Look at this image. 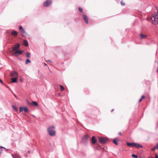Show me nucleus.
<instances>
[{
  "instance_id": "423d86ee",
  "label": "nucleus",
  "mask_w": 158,
  "mask_h": 158,
  "mask_svg": "<svg viewBox=\"0 0 158 158\" xmlns=\"http://www.w3.org/2000/svg\"><path fill=\"white\" fill-rule=\"evenodd\" d=\"M139 36L140 37V39H145L147 37V35H145V34H140Z\"/></svg>"
},
{
  "instance_id": "4be33fe9",
  "label": "nucleus",
  "mask_w": 158,
  "mask_h": 158,
  "mask_svg": "<svg viewBox=\"0 0 158 158\" xmlns=\"http://www.w3.org/2000/svg\"><path fill=\"white\" fill-rule=\"evenodd\" d=\"M60 89L62 91H63L64 90V88L63 86L61 85H60Z\"/></svg>"
},
{
  "instance_id": "4c0bfd02",
  "label": "nucleus",
  "mask_w": 158,
  "mask_h": 158,
  "mask_svg": "<svg viewBox=\"0 0 158 158\" xmlns=\"http://www.w3.org/2000/svg\"><path fill=\"white\" fill-rule=\"evenodd\" d=\"M0 82L2 83H3V82H2V80L0 79Z\"/></svg>"
},
{
  "instance_id": "79ce46f5",
  "label": "nucleus",
  "mask_w": 158,
  "mask_h": 158,
  "mask_svg": "<svg viewBox=\"0 0 158 158\" xmlns=\"http://www.w3.org/2000/svg\"><path fill=\"white\" fill-rule=\"evenodd\" d=\"M44 64L45 65H46V63H44Z\"/></svg>"
},
{
  "instance_id": "6ab92c4d",
  "label": "nucleus",
  "mask_w": 158,
  "mask_h": 158,
  "mask_svg": "<svg viewBox=\"0 0 158 158\" xmlns=\"http://www.w3.org/2000/svg\"><path fill=\"white\" fill-rule=\"evenodd\" d=\"M88 135H85L83 137V139H87L88 138Z\"/></svg>"
},
{
  "instance_id": "ea45409f",
  "label": "nucleus",
  "mask_w": 158,
  "mask_h": 158,
  "mask_svg": "<svg viewBox=\"0 0 158 158\" xmlns=\"http://www.w3.org/2000/svg\"><path fill=\"white\" fill-rule=\"evenodd\" d=\"M47 61L51 62V61L50 60H47Z\"/></svg>"
},
{
  "instance_id": "f704fd0d",
  "label": "nucleus",
  "mask_w": 158,
  "mask_h": 158,
  "mask_svg": "<svg viewBox=\"0 0 158 158\" xmlns=\"http://www.w3.org/2000/svg\"><path fill=\"white\" fill-rule=\"evenodd\" d=\"M12 156H13V158H18V157H16V156H15L13 155H12Z\"/></svg>"
},
{
  "instance_id": "1a4fd4ad",
  "label": "nucleus",
  "mask_w": 158,
  "mask_h": 158,
  "mask_svg": "<svg viewBox=\"0 0 158 158\" xmlns=\"http://www.w3.org/2000/svg\"><path fill=\"white\" fill-rule=\"evenodd\" d=\"M18 34V32L15 31L13 30L12 31L11 33V34L13 36H16Z\"/></svg>"
},
{
  "instance_id": "f257e3e1",
  "label": "nucleus",
  "mask_w": 158,
  "mask_h": 158,
  "mask_svg": "<svg viewBox=\"0 0 158 158\" xmlns=\"http://www.w3.org/2000/svg\"><path fill=\"white\" fill-rule=\"evenodd\" d=\"M23 52V51L20 50H10L9 52L10 55L17 57L20 55Z\"/></svg>"
},
{
  "instance_id": "f03ea898",
  "label": "nucleus",
  "mask_w": 158,
  "mask_h": 158,
  "mask_svg": "<svg viewBox=\"0 0 158 158\" xmlns=\"http://www.w3.org/2000/svg\"><path fill=\"white\" fill-rule=\"evenodd\" d=\"M54 126H52L48 129V131L49 135L51 136H54L56 135V131Z\"/></svg>"
},
{
  "instance_id": "c756f323",
  "label": "nucleus",
  "mask_w": 158,
  "mask_h": 158,
  "mask_svg": "<svg viewBox=\"0 0 158 158\" xmlns=\"http://www.w3.org/2000/svg\"><path fill=\"white\" fill-rule=\"evenodd\" d=\"M120 3H121V4L122 6H124L125 5V3L123 2L122 1H121Z\"/></svg>"
},
{
  "instance_id": "9d476101",
  "label": "nucleus",
  "mask_w": 158,
  "mask_h": 158,
  "mask_svg": "<svg viewBox=\"0 0 158 158\" xmlns=\"http://www.w3.org/2000/svg\"><path fill=\"white\" fill-rule=\"evenodd\" d=\"M92 143L93 144H95L96 142V139H95V136H93L92 137L91 139Z\"/></svg>"
},
{
  "instance_id": "0eeeda50",
  "label": "nucleus",
  "mask_w": 158,
  "mask_h": 158,
  "mask_svg": "<svg viewBox=\"0 0 158 158\" xmlns=\"http://www.w3.org/2000/svg\"><path fill=\"white\" fill-rule=\"evenodd\" d=\"M134 147H135L137 148H142L143 147L141 145L139 144V143H135Z\"/></svg>"
},
{
  "instance_id": "aec40b11",
  "label": "nucleus",
  "mask_w": 158,
  "mask_h": 158,
  "mask_svg": "<svg viewBox=\"0 0 158 158\" xmlns=\"http://www.w3.org/2000/svg\"><path fill=\"white\" fill-rule=\"evenodd\" d=\"M23 110H24V111L25 112H28V110L26 107H23Z\"/></svg>"
},
{
  "instance_id": "b1692460",
  "label": "nucleus",
  "mask_w": 158,
  "mask_h": 158,
  "mask_svg": "<svg viewBox=\"0 0 158 158\" xmlns=\"http://www.w3.org/2000/svg\"><path fill=\"white\" fill-rule=\"evenodd\" d=\"M27 57L29 58L30 57V53L28 52H27V55H26Z\"/></svg>"
},
{
  "instance_id": "cd10ccee",
  "label": "nucleus",
  "mask_w": 158,
  "mask_h": 158,
  "mask_svg": "<svg viewBox=\"0 0 158 158\" xmlns=\"http://www.w3.org/2000/svg\"><path fill=\"white\" fill-rule=\"evenodd\" d=\"M19 31L21 30H22L23 29V27H22V26H20L19 27Z\"/></svg>"
},
{
  "instance_id": "c9c22d12",
  "label": "nucleus",
  "mask_w": 158,
  "mask_h": 158,
  "mask_svg": "<svg viewBox=\"0 0 158 158\" xmlns=\"http://www.w3.org/2000/svg\"><path fill=\"white\" fill-rule=\"evenodd\" d=\"M155 158H158V156L156 154L155 155Z\"/></svg>"
},
{
  "instance_id": "7c9ffc66",
  "label": "nucleus",
  "mask_w": 158,
  "mask_h": 158,
  "mask_svg": "<svg viewBox=\"0 0 158 158\" xmlns=\"http://www.w3.org/2000/svg\"><path fill=\"white\" fill-rule=\"evenodd\" d=\"M155 22L156 23V24L157 23L158 24V19H156Z\"/></svg>"
},
{
  "instance_id": "473e14b6",
  "label": "nucleus",
  "mask_w": 158,
  "mask_h": 158,
  "mask_svg": "<svg viewBox=\"0 0 158 158\" xmlns=\"http://www.w3.org/2000/svg\"><path fill=\"white\" fill-rule=\"evenodd\" d=\"M155 148H156V149H158V143H157L155 146Z\"/></svg>"
},
{
  "instance_id": "e433bc0d",
  "label": "nucleus",
  "mask_w": 158,
  "mask_h": 158,
  "mask_svg": "<svg viewBox=\"0 0 158 158\" xmlns=\"http://www.w3.org/2000/svg\"><path fill=\"white\" fill-rule=\"evenodd\" d=\"M142 99L141 98L139 101V102H141L142 101Z\"/></svg>"
},
{
  "instance_id": "f3484780",
  "label": "nucleus",
  "mask_w": 158,
  "mask_h": 158,
  "mask_svg": "<svg viewBox=\"0 0 158 158\" xmlns=\"http://www.w3.org/2000/svg\"><path fill=\"white\" fill-rule=\"evenodd\" d=\"M32 105H33L35 106H38V104L36 102L33 101L32 102Z\"/></svg>"
},
{
  "instance_id": "2f4dec72",
  "label": "nucleus",
  "mask_w": 158,
  "mask_h": 158,
  "mask_svg": "<svg viewBox=\"0 0 158 158\" xmlns=\"http://www.w3.org/2000/svg\"><path fill=\"white\" fill-rule=\"evenodd\" d=\"M156 149V148H155V146L153 148H152L151 150L152 151H154Z\"/></svg>"
},
{
  "instance_id": "58836bf2",
  "label": "nucleus",
  "mask_w": 158,
  "mask_h": 158,
  "mask_svg": "<svg viewBox=\"0 0 158 158\" xmlns=\"http://www.w3.org/2000/svg\"><path fill=\"white\" fill-rule=\"evenodd\" d=\"M120 135H122V134L121 133V132H119V133H118Z\"/></svg>"
},
{
  "instance_id": "7ed1b4c3",
  "label": "nucleus",
  "mask_w": 158,
  "mask_h": 158,
  "mask_svg": "<svg viewBox=\"0 0 158 158\" xmlns=\"http://www.w3.org/2000/svg\"><path fill=\"white\" fill-rule=\"evenodd\" d=\"M98 138L99 141L102 143H105L108 140V139L107 138L98 137Z\"/></svg>"
},
{
  "instance_id": "c85d7f7f",
  "label": "nucleus",
  "mask_w": 158,
  "mask_h": 158,
  "mask_svg": "<svg viewBox=\"0 0 158 158\" xmlns=\"http://www.w3.org/2000/svg\"><path fill=\"white\" fill-rule=\"evenodd\" d=\"M79 11H80L81 12H82V9L81 8H80V7H79Z\"/></svg>"
},
{
  "instance_id": "72a5a7b5",
  "label": "nucleus",
  "mask_w": 158,
  "mask_h": 158,
  "mask_svg": "<svg viewBox=\"0 0 158 158\" xmlns=\"http://www.w3.org/2000/svg\"><path fill=\"white\" fill-rule=\"evenodd\" d=\"M145 98V97L143 95L142 96L141 98L143 99H144Z\"/></svg>"
},
{
  "instance_id": "20e7f679",
  "label": "nucleus",
  "mask_w": 158,
  "mask_h": 158,
  "mask_svg": "<svg viewBox=\"0 0 158 158\" xmlns=\"http://www.w3.org/2000/svg\"><path fill=\"white\" fill-rule=\"evenodd\" d=\"M52 2L49 0H47L44 2L43 6L45 7H47L51 5Z\"/></svg>"
},
{
  "instance_id": "ddd939ff",
  "label": "nucleus",
  "mask_w": 158,
  "mask_h": 158,
  "mask_svg": "<svg viewBox=\"0 0 158 158\" xmlns=\"http://www.w3.org/2000/svg\"><path fill=\"white\" fill-rule=\"evenodd\" d=\"M20 47V45L19 44H15L13 47V49H17Z\"/></svg>"
},
{
  "instance_id": "412c9836",
  "label": "nucleus",
  "mask_w": 158,
  "mask_h": 158,
  "mask_svg": "<svg viewBox=\"0 0 158 158\" xmlns=\"http://www.w3.org/2000/svg\"><path fill=\"white\" fill-rule=\"evenodd\" d=\"M3 148L5 149V148L4 147H0V154L2 153Z\"/></svg>"
},
{
  "instance_id": "a19ab883",
  "label": "nucleus",
  "mask_w": 158,
  "mask_h": 158,
  "mask_svg": "<svg viewBox=\"0 0 158 158\" xmlns=\"http://www.w3.org/2000/svg\"><path fill=\"white\" fill-rule=\"evenodd\" d=\"M14 95L15 97L16 98H17V96L15 95Z\"/></svg>"
},
{
  "instance_id": "37998d69",
  "label": "nucleus",
  "mask_w": 158,
  "mask_h": 158,
  "mask_svg": "<svg viewBox=\"0 0 158 158\" xmlns=\"http://www.w3.org/2000/svg\"><path fill=\"white\" fill-rule=\"evenodd\" d=\"M28 152V153H30V151H29Z\"/></svg>"
},
{
  "instance_id": "a878e982",
  "label": "nucleus",
  "mask_w": 158,
  "mask_h": 158,
  "mask_svg": "<svg viewBox=\"0 0 158 158\" xmlns=\"http://www.w3.org/2000/svg\"><path fill=\"white\" fill-rule=\"evenodd\" d=\"M132 156L133 157H134V158H137L138 157V156L136 155H134V154H132Z\"/></svg>"
},
{
  "instance_id": "4468645a",
  "label": "nucleus",
  "mask_w": 158,
  "mask_h": 158,
  "mask_svg": "<svg viewBox=\"0 0 158 158\" xmlns=\"http://www.w3.org/2000/svg\"><path fill=\"white\" fill-rule=\"evenodd\" d=\"M17 79H18V77L11 78V80H12V82H13V83L17 82Z\"/></svg>"
},
{
  "instance_id": "a211bd4d",
  "label": "nucleus",
  "mask_w": 158,
  "mask_h": 158,
  "mask_svg": "<svg viewBox=\"0 0 158 158\" xmlns=\"http://www.w3.org/2000/svg\"><path fill=\"white\" fill-rule=\"evenodd\" d=\"M26 102H27V104L29 106H31L32 105V102H30L28 100H27L26 101Z\"/></svg>"
},
{
  "instance_id": "5701e85b",
  "label": "nucleus",
  "mask_w": 158,
  "mask_h": 158,
  "mask_svg": "<svg viewBox=\"0 0 158 158\" xmlns=\"http://www.w3.org/2000/svg\"><path fill=\"white\" fill-rule=\"evenodd\" d=\"M12 107L15 111H17L18 110V108L14 106H13Z\"/></svg>"
},
{
  "instance_id": "2eb2a0df",
  "label": "nucleus",
  "mask_w": 158,
  "mask_h": 158,
  "mask_svg": "<svg viewBox=\"0 0 158 158\" xmlns=\"http://www.w3.org/2000/svg\"><path fill=\"white\" fill-rule=\"evenodd\" d=\"M20 32L21 35L22 36L26 34V32L24 29L20 31Z\"/></svg>"
},
{
  "instance_id": "bb28decb",
  "label": "nucleus",
  "mask_w": 158,
  "mask_h": 158,
  "mask_svg": "<svg viewBox=\"0 0 158 158\" xmlns=\"http://www.w3.org/2000/svg\"><path fill=\"white\" fill-rule=\"evenodd\" d=\"M23 110V107H20L19 109V112H21Z\"/></svg>"
},
{
  "instance_id": "6e6552de",
  "label": "nucleus",
  "mask_w": 158,
  "mask_h": 158,
  "mask_svg": "<svg viewBox=\"0 0 158 158\" xmlns=\"http://www.w3.org/2000/svg\"><path fill=\"white\" fill-rule=\"evenodd\" d=\"M127 145L129 147H134L135 146V143H128L127 142Z\"/></svg>"
},
{
  "instance_id": "393cba45",
  "label": "nucleus",
  "mask_w": 158,
  "mask_h": 158,
  "mask_svg": "<svg viewBox=\"0 0 158 158\" xmlns=\"http://www.w3.org/2000/svg\"><path fill=\"white\" fill-rule=\"evenodd\" d=\"M30 62V61L29 59H27L26 61V64H27L28 63Z\"/></svg>"
},
{
  "instance_id": "39448f33",
  "label": "nucleus",
  "mask_w": 158,
  "mask_h": 158,
  "mask_svg": "<svg viewBox=\"0 0 158 158\" xmlns=\"http://www.w3.org/2000/svg\"><path fill=\"white\" fill-rule=\"evenodd\" d=\"M10 76L13 77H17L18 74L17 72L15 71H13L10 73Z\"/></svg>"
},
{
  "instance_id": "f8f14e48",
  "label": "nucleus",
  "mask_w": 158,
  "mask_h": 158,
  "mask_svg": "<svg viewBox=\"0 0 158 158\" xmlns=\"http://www.w3.org/2000/svg\"><path fill=\"white\" fill-rule=\"evenodd\" d=\"M118 138H116L113 140V142L116 145H118Z\"/></svg>"
},
{
  "instance_id": "9b49d317",
  "label": "nucleus",
  "mask_w": 158,
  "mask_h": 158,
  "mask_svg": "<svg viewBox=\"0 0 158 158\" xmlns=\"http://www.w3.org/2000/svg\"><path fill=\"white\" fill-rule=\"evenodd\" d=\"M83 18L86 23L87 24L88 23V19L87 16L85 15H83Z\"/></svg>"
},
{
  "instance_id": "dca6fc26",
  "label": "nucleus",
  "mask_w": 158,
  "mask_h": 158,
  "mask_svg": "<svg viewBox=\"0 0 158 158\" xmlns=\"http://www.w3.org/2000/svg\"><path fill=\"white\" fill-rule=\"evenodd\" d=\"M23 45L25 46H27L28 45V43L25 40H24L23 42Z\"/></svg>"
}]
</instances>
